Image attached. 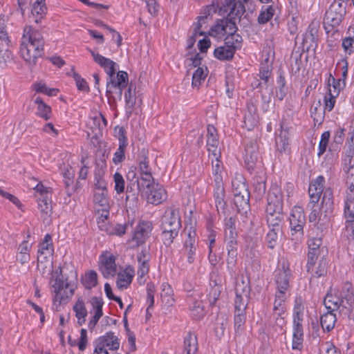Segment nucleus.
Instances as JSON below:
<instances>
[{
    "label": "nucleus",
    "mask_w": 354,
    "mask_h": 354,
    "mask_svg": "<svg viewBox=\"0 0 354 354\" xmlns=\"http://www.w3.org/2000/svg\"><path fill=\"white\" fill-rule=\"evenodd\" d=\"M42 34L26 26L24 30L20 52L24 60L30 66H35L38 57L42 55L44 46Z\"/></svg>",
    "instance_id": "obj_1"
},
{
    "label": "nucleus",
    "mask_w": 354,
    "mask_h": 354,
    "mask_svg": "<svg viewBox=\"0 0 354 354\" xmlns=\"http://www.w3.org/2000/svg\"><path fill=\"white\" fill-rule=\"evenodd\" d=\"M237 237L235 218L230 217L225 223V243L227 251V265L230 270H233L236 263L238 254Z\"/></svg>",
    "instance_id": "obj_2"
},
{
    "label": "nucleus",
    "mask_w": 354,
    "mask_h": 354,
    "mask_svg": "<svg viewBox=\"0 0 354 354\" xmlns=\"http://www.w3.org/2000/svg\"><path fill=\"white\" fill-rule=\"evenodd\" d=\"M136 182L138 190L147 195L150 203L158 205L166 199V191L154 178H136Z\"/></svg>",
    "instance_id": "obj_3"
},
{
    "label": "nucleus",
    "mask_w": 354,
    "mask_h": 354,
    "mask_svg": "<svg viewBox=\"0 0 354 354\" xmlns=\"http://www.w3.org/2000/svg\"><path fill=\"white\" fill-rule=\"evenodd\" d=\"M306 216L302 207L295 206L290 217V239L295 244H299L304 239V227Z\"/></svg>",
    "instance_id": "obj_4"
},
{
    "label": "nucleus",
    "mask_w": 354,
    "mask_h": 354,
    "mask_svg": "<svg viewBox=\"0 0 354 354\" xmlns=\"http://www.w3.org/2000/svg\"><path fill=\"white\" fill-rule=\"evenodd\" d=\"M332 204L330 198H328L327 201L326 200L325 195L322 201L321 208L319 207L318 203L313 205L311 202H309L307 206L311 210L309 214V221L312 223L317 220V223H320L321 225L328 222L329 220L328 213L331 212Z\"/></svg>",
    "instance_id": "obj_5"
},
{
    "label": "nucleus",
    "mask_w": 354,
    "mask_h": 354,
    "mask_svg": "<svg viewBox=\"0 0 354 354\" xmlns=\"http://www.w3.org/2000/svg\"><path fill=\"white\" fill-rule=\"evenodd\" d=\"M35 190L40 194L37 198L38 207L40 209L41 217L45 220L53 212L51 197L49 196L51 194L52 189L45 187L39 183L35 187Z\"/></svg>",
    "instance_id": "obj_6"
},
{
    "label": "nucleus",
    "mask_w": 354,
    "mask_h": 354,
    "mask_svg": "<svg viewBox=\"0 0 354 354\" xmlns=\"http://www.w3.org/2000/svg\"><path fill=\"white\" fill-rule=\"evenodd\" d=\"M61 275L62 270L59 271V273L58 272H53L50 281V284L55 292L54 299L59 303L65 301L73 295V289L69 290V294L67 292L66 290L68 288L69 284L61 278Z\"/></svg>",
    "instance_id": "obj_7"
},
{
    "label": "nucleus",
    "mask_w": 354,
    "mask_h": 354,
    "mask_svg": "<svg viewBox=\"0 0 354 354\" xmlns=\"http://www.w3.org/2000/svg\"><path fill=\"white\" fill-rule=\"evenodd\" d=\"M346 14V8L339 1H334L326 12L325 21L328 25L334 27L338 26Z\"/></svg>",
    "instance_id": "obj_8"
},
{
    "label": "nucleus",
    "mask_w": 354,
    "mask_h": 354,
    "mask_svg": "<svg viewBox=\"0 0 354 354\" xmlns=\"http://www.w3.org/2000/svg\"><path fill=\"white\" fill-rule=\"evenodd\" d=\"M180 227L181 223L178 209L172 207L167 209L162 217V230H172L178 232Z\"/></svg>",
    "instance_id": "obj_9"
},
{
    "label": "nucleus",
    "mask_w": 354,
    "mask_h": 354,
    "mask_svg": "<svg viewBox=\"0 0 354 354\" xmlns=\"http://www.w3.org/2000/svg\"><path fill=\"white\" fill-rule=\"evenodd\" d=\"M152 230V224L149 221H140L136 227L131 241L135 243L136 246L144 244L149 237Z\"/></svg>",
    "instance_id": "obj_10"
},
{
    "label": "nucleus",
    "mask_w": 354,
    "mask_h": 354,
    "mask_svg": "<svg viewBox=\"0 0 354 354\" xmlns=\"http://www.w3.org/2000/svg\"><path fill=\"white\" fill-rule=\"evenodd\" d=\"M259 157L258 145L256 141H250L246 144L244 153V163L245 168L251 174L254 169Z\"/></svg>",
    "instance_id": "obj_11"
},
{
    "label": "nucleus",
    "mask_w": 354,
    "mask_h": 354,
    "mask_svg": "<svg viewBox=\"0 0 354 354\" xmlns=\"http://www.w3.org/2000/svg\"><path fill=\"white\" fill-rule=\"evenodd\" d=\"M207 130V148L209 156L221 157V151L216 128L212 125H208Z\"/></svg>",
    "instance_id": "obj_12"
},
{
    "label": "nucleus",
    "mask_w": 354,
    "mask_h": 354,
    "mask_svg": "<svg viewBox=\"0 0 354 354\" xmlns=\"http://www.w3.org/2000/svg\"><path fill=\"white\" fill-rule=\"evenodd\" d=\"M110 79L109 82H107L106 93L109 95L112 93L111 88L119 89V96L121 99L122 90L129 86L128 84V74L127 72L120 71H118L116 76L109 77Z\"/></svg>",
    "instance_id": "obj_13"
},
{
    "label": "nucleus",
    "mask_w": 354,
    "mask_h": 354,
    "mask_svg": "<svg viewBox=\"0 0 354 354\" xmlns=\"http://www.w3.org/2000/svg\"><path fill=\"white\" fill-rule=\"evenodd\" d=\"M346 231L349 236H354V194H348L344 207Z\"/></svg>",
    "instance_id": "obj_14"
},
{
    "label": "nucleus",
    "mask_w": 354,
    "mask_h": 354,
    "mask_svg": "<svg viewBox=\"0 0 354 354\" xmlns=\"http://www.w3.org/2000/svg\"><path fill=\"white\" fill-rule=\"evenodd\" d=\"M100 270L105 278L113 277L117 272L115 257L109 254H102L100 257Z\"/></svg>",
    "instance_id": "obj_15"
},
{
    "label": "nucleus",
    "mask_w": 354,
    "mask_h": 354,
    "mask_svg": "<svg viewBox=\"0 0 354 354\" xmlns=\"http://www.w3.org/2000/svg\"><path fill=\"white\" fill-rule=\"evenodd\" d=\"M291 276L290 270L283 265L282 268L275 271L274 280L277 284V292L285 293L289 288V280Z\"/></svg>",
    "instance_id": "obj_16"
},
{
    "label": "nucleus",
    "mask_w": 354,
    "mask_h": 354,
    "mask_svg": "<svg viewBox=\"0 0 354 354\" xmlns=\"http://www.w3.org/2000/svg\"><path fill=\"white\" fill-rule=\"evenodd\" d=\"M249 0H225V5L218 8V13L223 15L229 14L239 16L243 15L245 11L243 3H247Z\"/></svg>",
    "instance_id": "obj_17"
},
{
    "label": "nucleus",
    "mask_w": 354,
    "mask_h": 354,
    "mask_svg": "<svg viewBox=\"0 0 354 354\" xmlns=\"http://www.w3.org/2000/svg\"><path fill=\"white\" fill-rule=\"evenodd\" d=\"M87 50L91 54L94 62L104 68L109 77H113L115 73L117 64L113 60L95 53L90 48Z\"/></svg>",
    "instance_id": "obj_18"
},
{
    "label": "nucleus",
    "mask_w": 354,
    "mask_h": 354,
    "mask_svg": "<svg viewBox=\"0 0 354 354\" xmlns=\"http://www.w3.org/2000/svg\"><path fill=\"white\" fill-rule=\"evenodd\" d=\"M324 187V178H315L310 183L308 194L311 204L319 203Z\"/></svg>",
    "instance_id": "obj_19"
},
{
    "label": "nucleus",
    "mask_w": 354,
    "mask_h": 354,
    "mask_svg": "<svg viewBox=\"0 0 354 354\" xmlns=\"http://www.w3.org/2000/svg\"><path fill=\"white\" fill-rule=\"evenodd\" d=\"M217 8L218 3H215L214 1H213L211 5L207 6L204 8L197 18V22L194 24L195 32H202L201 30L203 28V26L207 23L209 19H211L212 14L217 12Z\"/></svg>",
    "instance_id": "obj_20"
},
{
    "label": "nucleus",
    "mask_w": 354,
    "mask_h": 354,
    "mask_svg": "<svg viewBox=\"0 0 354 354\" xmlns=\"http://www.w3.org/2000/svg\"><path fill=\"white\" fill-rule=\"evenodd\" d=\"M337 292L341 298V301H342L343 307L350 310L354 302V292L352 283L348 281L345 282L342 285L341 290Z\"/></svg>",
    "instance_id": "obj_21"
},
{
    "label": "nucleus",
    "mask_w": 354,
    "mask_h": 354,
    "mask_svg": "<svg viewBox=\"0 0 354 354\" xmlns=\"http://www.w3.org/2000/svg\"><path fill=\"white\" fill-rule=\"evenodd\" d=\"M95 346L102 347L103 350H106V347H109L111 350H118L120 347V342L113 332H108L105 335L96 339Z\"/></svg>",
    "instance_id": "obj_22"
},
{
    "label": "nucleus",
    "mask_w": 354,
    "mask_h": 354,
    "mask_svg": "<svg viewBox=\"0 0 354 354\" xmlns=\"http://www.w3.org/2000/svg\"><path fill=\"white\" fill-rule=\"evenodd\" d=\"M138 163V173L135 171L137 169L136 167H134L133 169L131 168L128 172V177H136L137 174L140 176L145 175L151 177L153 174L145 151H142V154L139 157Z\"/></svg>",
    "instance_id": "obj_23"
},
{
    "label": "nucleus",
    "mask_w": 354,
    "mask_h": 354,
    "mask_svg": "<svg viewBox=\"0 0 354 354\" xmlns=\"http://www.w3.org/2000/svg\"><path fill=\"white\" fill-rule=\"evenodd\" d=\"M93 203L97 214L102 212H104L106 215L109 214L110 204L108 193L94 192Z\"/></svg>",
    "instance_id": "obj_24"
},
{
    "label": "nucleus",
    "mask_w": 354,
    "mask_h": 354,
    "mask_svg": "<svg viewBox=\"0 0 354 354\" xmlns=\"http://www.w3.org/2000/svg\"><path fill=\"white\" fill-rule=\"evenodd\" d=\"M258 115L256 106L252 102H249L247 105V109L244 115L245 127L249 130H252L258 124Z\"/></svg>",
    "instance_id": "obj_25"
},
{
    "label": "nucleus",
    "mask_w": 354,
    "mask_h": 354,
    "mask_svg": "<svg viewBox=\"0 0 354 354\" xmlns=\"http://www.w3.org/2000/svg\"><path fill=\"white\" fill-rule=\"evenodd\" d=\"M135 274V270L131 266H127L123 271L118 273L117 287L123 290L127 288L131 283Z\"/></svg>",
    "instance_id": "obj_26"
},
{
    "label": "nucleus",
    "mask_w": 354,
    "mask_h": 354,
    "mask_svg": "<svg viewBox=\"0 0 354 354\" xmlns=\"http://www.w3.org/2000/svg\"><path fill=\"white\" fill-rule=\"evenodd\" d=\"M215 181L216 187L214 193V196L215 198L216 207L218 212H220V211H221L223 213H224L226 208V203L224 201V185L222 182V178H220L219 180H216Z\"/></svg>",
    "instance_id": "obj_27"
},
{
    "label": "nucleus",
    "mask_w": 354,
    "mask_h": 354,
    "mask_svg": "<svg viewBox=\"0 0 354 354\" xmlns=\"http://www.w3.org/2000/svg\"><path fill=\"white\" fill-rule=\"evenodd\" d=\"M324 304L329 311L332 312L337 310L340 306L343 307L342 301H341V298L339 297L337 292L334 290L333 294L332 290H330L326 295L324 300Z\"/></svg>",
    "instance_id": "obj_28"
},
{
    "label": "nucleus",
    "mask_w": 354,
    "mask_h": 354,
    "mask_svg": "<svg viewBox=\"0 0 354 354\" xmlns=\"http://www.w3.org/2000/svg\"><path fill=\"white\" fill-rule=\"evenodd\" d=\"M267 201L266 215L283 213L282 201L277 196L269 194Z\"/></svg>",
    "instance_id": "obj_29"
},
{
    "label": "nucleus",
    "mask_w": 354,
    "mask_h": 354,
    "mask_svg": "<svg viewBox=\"0 0 354 354\" xmlns=\"http://www.w3.org/2000/svg\"><path fill=\"white\" fill-rule=\"evenodd\" d=\"M276 147L278 151L286 152L290 149L289 133L281 129L275 138Z\"/></svg>",
    "instance_id": "obj_30"
},
{
    "label": "nucleus",
    "mask_w": 354,
    "mask_h": 354,
    "mask_svg": "<svg viewBox=\"0 0 354 354\" xmlns=\"http://www.w3.org/2000/svg\"><path fill=\"white\" fill-rule=\"evenodd\" d=\"M250 194L234 195V203L237 212L241 214L247 213L250 209Z\"/></svg>",
    "instance_id": "obj_31"
},
{
    "label": "nucleus",
    "mask_w": 354,
    "mask_h": 354,
    "mask_svg": "<svg viewBox=\"0 0 354 354\" xmlns=\"http://www.w3.org/2000/svg\"><path fill=\"white\" fill-rule=\"evenodd\" d=\"M185 351L186 354H196L198 351V341L196 335L189 332L184 339Z\"/></svg>",
    "instance_id": "obj_32"
},
{
    "label": "nucleus",
    "mask_w": 354,
    "mask_h": 354,
    "mask_svg": "<svg viewBox=\"0 0 354 354\" xmlns=\"http://www.w3.org/2000/svg\"><path fill=\"white\" fill-rule=\"evenodd\" d=\"M337 321L335 314L332 311H328L320 317V324L324 330L330 331L335 326Z\"/></svg>",
    "instance_id": "obj_33"
},
{
    "label": "nucleus",
    "mask_w": 354,
    "mask_h": 354,
    "mask_svg": "<svg viewBox=\"0 0 354 354\" xmlns=\"http://www.w3.org/2000/svg\"><path fill=\"white\" fill-rule=\"evenodd\" d=\"M75 313V317L77 319V324L82 326L86 322V317L87 316V310L86 308L84 302L82 299H79L73 308Z\"/></svg>",
    "instance_id": "obj_34"
},
{
    "label": "nucleus",
    "mask_w": 354,
    "mask_h": 354,
    "mask_svg": "<svg viewBox=\"0 0 354 354\" xmlns=\"http://www.w3.org/2000/svg\"><path fill=\"white\" fill-rule=\"evenodd\" d=\"M232 186L234 195L250 194L245 178H232Z\"/></svg>",
    "instance_id": "obj_35"
},
{
    "label": "nucleus",
    "mask_w": 354,
    "mask_h": 354,
    "mask_svg": "<svg viewBox=\"0 0 354 354\" xmlns=\"http://www.w3.org/2000/svg\"><path fill=\"white\" fill-rule=\"evenodd\" d=\"M91 304L95 310V314L93 316L92 319L90 322L97 324L99 319L102 317V306L104 304L103 300L102 298H99L97 297H93L91 300Z\"/></svg>",
    "instance_id": "obj_36"
},
{
    "label": "nucleus",
    "mask_w": 354,
    "mask_h": 354,
    "mask_svg": "<svg viewBox=\"0 0 354 354\" xmlns=\"http://www.w3.org/2000/svg\"><path fill=\"white\" fill-rule=\"evenodd\" d=\"M208 70L205 66L198 67L192 75V87L198 88L207 76Z\"/></svg>",
    "instance_id": "obj_37"
},
{
    "label": "nucleus",
    "mask_w": 354,
    "mask_h": 354,
    "mask_svg": "<svg viewBox=\"0 0 354 354\" xmlns=\"http://www.w3.org/2000/svg\"><path fill=\"white\" fill-rule=\"evenodd\" d=\"M234 52L233 48H230L228 45L225 44L223 46L216 48L214 54L220 60H229L233 57Z\"/></svg>",
    "instance_id": "obj_38"
},
{
    "label": "nucleus",
    "mask_w": 354,
    "mask_h": 354,
    "mask_svg": "<svg viewBox=\"0 0 354 354\" xmlns=\"http://www.w3.org/2000/svg\"><path fill=\"white\" fill-rule=\"evenodd\" d=\"M35 102L38 105L37 114L46 120L50 119L51 117V108L39 97H36Z\"/></svg>",
    "instance_id": "obj_39"
},
{
    "label": "nucleus",
    "mask_w": 354,
    "mask_h": 354,
    "mask_svg": "<svg viewBox=\"0 0 354 354\" xmlns=\"http://www.w3.org/2000/svg\"><path fill=\"white\" fill-rule=\"evenodd\" d=\"M283 213L266 215V220L270 228L275 229L276 231H281V224L283 220Z\"/></svg>",
    "instance_id": "obj_40"
},
{
    "label": "nucleus",
    "mask_w": 354,
    "mask_h": 354,
    "mask_svg": "<svg viewBox=\"0 0 354 354\" xmlns=\"http://www.w3.org/2000/svg\"><path fill=\"white\" fill-rule=\"evenodd\" d=\"M136 85L131 82L128 86L127 91L124 93L126 106L128 109H132L136 104Z\"/></svg>",
    "instance_id": "obj_41"
},
{
    "label": "nucleus",
    "mask_w": 354,
    "mask_h": 354,
    "mask_svg": "<svg viewBox=\"0 0 354 354\" xmlns=\"http://www.w3.org/2000/svg\"><path fill=\"white\" fill-rule=\"evenodd\" d=\"M250 286L248 280H245L243 277L237 281L235 286L236 295L249 296L250 295Z\"/></svg>",
    "instance_id": "obj_42"
},
{
    "label": "nucleus",
    "mask_w": 354,
    "mask_h": 354,
    "mask_svg": "<svg viewBox=\"0 0 354 354\" xmlns=\"http://www.w3.org/2000/svg\"><path fill=\"white\" fill-rule=\"evenodd\" d=\"M82 283L86 289H91L97 284V274L95 271L91 270L85 274Z\"/></svg>",
    "instance_id": "obj_43"
},
{
    "label": "nucleus",
    "mask_w": 354,
    "mask_h": 354,
    "mask_svg": "<svg viewBox=\"0 0 354 354\" xmlns=\"http://www.w3.org/2000/svg\"><path fill=\"white\" fill-rule=\"evenodd\" d=\"M221 286L217 283L211 286L208 294L207 295V300L210 306H214L218 299L221 292Z\"/></svg>",
    "instance_id": "obj_44"
},
{
    "label": "nucleus",
    "mask_w": 354,
    "mask_h": 354,
    "mask_svg": "<svg viewBox=\"0 0 354 354\" xmlns=\"http://www.w3.org/2000/svg\"><path fill=\"white\" fill-rule=\"evenodd\" d=\"M132 223L127 222L124 225L116 224L115 226H111L109 231L107 232L108 234L122 236L125 234L129 228L132 229Z\"/></svg>",
    "instance_id": "obj_45"
},
{
    "label": "nucleus",
    "mask_w": 354,
    "mask_h": 354,
    "mask_svg": "<svg viewBox=\"0 0 354 354\" xmlns=\"http://www.w3.org/2000/svg\"><path fill=\"white\" fill-rule=\"evenodd\" d=\"M225 19L218 20L216 22V24L211 28L209 30V35L221 37L225 35Z\"/></svg>",
    "instance_id": "obj_46"
},
{
    "label": "nucleus",
    "mask_w": 354,
    "mask_h": 354,
    "mask_svg": "<svg viewBox=\"0 0 354 354\" xmlns=\"http://www.w3.org/2000/svg\"><path fill=\"white\" fill-rule=\"evenodd\" d=\"M64 184L66 193L68 196H71L81 186L78 178H65Z\"/></svg>",
    "instance_id": "obj_47"
},
{
    "label": "nucleus",
    "mask_w": 354,
    "mask_h": 354,
    "mask_svg": "<svg viewBox=\"0 0 354 354\" xmlns=\"http://www.w3.org/2000/svg\"><path fill=\"white\" fill-rule=\"evenodd\" d=\"M87 125L92 130V138H97L99 135H101L103 127L96 116L91 118Z\"/></svg>",
    "instance_id": "obj_48"
},
{
    "label": "nucleus",
    "mask_w": 354,
    "mask_h": 354,
    "mask_svg": "<svg viewBox=\"0 0 354 354\" xmlns=\"http://www.w3.org/2000/svg\"><path fill=\"white\" fill-rule=\"evenodd\" d=\"M241 42L242 37L236 33L227 35L225 39V44L228 45L230 48H233L234 51L241 46Z\"/></svg>",
    "instance_id": "obj_49"
},
{
    "label": "nucleus",
    "mask_w": 354,
    "mask_h": 354,
    "mask_svg": "<svg viewBox=\"0 0 354 354\" xmlns=\"http://www.w3.org/2000/svg\"><path fill=\"white\" fill-rule=\"evenodd\" d=\"M274 9L272 6H268L262 9L258 17V22L261 24H266L274 15Z\"/></svg>",
    "instance_id": "obj_50"
},
{
    "label": "nucleus",
    "mask_w": 354,
    "mask_h": 354,
    "mask_svg": "<svg viewBox=\"0 0 354 354\" xmlns=\"http://www.w3.org/2000/svg\"><path fill=\"white\" fill-rule=\"evenodd\" d=\"M249 296L236 295L234 308L236 311L245 312L249 301Z\"/></svg>",
    "instance_id": "obj_51"
},
{
    "label": "nucleus",
    "mask_w": 354,
    "mask_h": 354,
    "mask_svg": "<svg viewBox=\"0 0 354 354\" xmlns=\"http://www.w3.org/2000/svg\"><path fill=\"white\" fill-rule=\"evenodd\" d=\"M98 214L100 215L97 220L98 227L100 230L107 233L111 226L108 221L109 214L106 215V214L102 212H100Z\"/></svg>",
    "instance_id": "obj_52"
},
{
    "label": "nucleus",
    "mask_w": 354,
    "mask_h": 354,
    "mask_svg": "<svg viewBox=\"0 0 354 354\" xmlns=\"http://www.w3.org/2000/svg\"><path fill=\"white\" fill-rule=\"evenodd\" d=\"M284 301L285 293L280 294V292H276L273 310L278 315H281V314L284 311V308L282 306Z\"/></svg>",
    "instance_id": "obj_53"
},
{
    "label": "nucleus",
    "mask_w": 354,
    "mask_h": 354,
    "mask_svg": "<svg viewBox=\"0 0 354 354\" xmlns=\"http://www.w3.org/2000/svg\"><path fill=\"white\" fill-rule=\"evenodd\" d=\"M246 317L245 312L241 311H236L235 310V315H234V328L235 331L239 332L242 330L241 326H243V324L245 322Z\"/></svg>",
    "instance_id": "obj_54"
},
{
    "label": "nucleus",
    "mask_w": 354,
    "mask_h": 354,
    "mask_svg": "<svg viewBox=\"0 0 354 354\" xmlns=\"http://www.w3.org/2000/svg\"><path fill=\"white\" fill-rule=\"evenodd\" d=\"M279 232L276 231L275 229L270 228L266 236V242L269 248L274 249L275 248Z\"/></svg>",
    "instance_id": "obj_55"
},
{
    "label": "nucleus",
    "mask_w": 354,
    "mask_h": 354,
    "mask_svg": "<svg viewBox=\"0 0 354 354\" xmlns=\"http://www.w3.org/2000/svg\"><path fill=\"white\" fill-rule=\"evenodd\" d=\"M178 234V231H174L172 230H162V236L164 244L167 246L170 245L173 243L175 237L177 236Z\"/></svg>",
    "instance_id": "obj_56"
},
{
    "label": "nucleus",
    "mask_w": 354,
    "mask_h": 354,
    "mask_svg": "<svg viewBox=\"0 0 354 354\" xmlns=\"http://www.w3.org/2000/svg\"><path fill=\"white\" fill-rule=\"evenodd\" d=\"M318 252H313V251L308 250V259H307V272L313 273L314 267L318 257Z\"/></svg>",
    "instance_id": "obj_57"
},
{
    "label": "nucleus",
    "mask_w": 354,
    "mask_h": 354,
    "mask_svg": "<svg viewBox=\"0 0 354 354\" xmlns=\"http://www.w3.org/2000/svg\"><path fill=\"white\" fill-rule=\"evenodd\" d=\"M73 78L75 81L76 86L79 91L83 92L89 91V87L88 86L87 82L83 78H82L79 74H77L75 72H73Z\"/></svg>",
    "instance_id": "obj_58"
},
{
    "label": "nucleus",
    "mask_w": 354,
    "mask_h": 354,
    "mask_svg": "<svg viewBox=\"0 0 354 354\" xmlns=\"http://www.w3.org/2000/svg\"><path fill=\"white\" fill-rule=\"evenodd\" d=\"M327 270V262L326 260L324 258H322L319 261L318 266L315 268L314 267V273L315 277H319L324 276L326 273Z\"/></svg>",
    "instance_id": "obj_59"
},
{
    "label": "nucleus",
    "mask_w": 354,
    "mask_h": 354,
    "mask_svg": "<svg viewBox=\"0 0 354 354\" xmlns=\"http://www.w3.org/2000/svg\"><path fill=\"white\" fill-rule=\"evenodd\" d=\"M34 88L37 92L46 94L48 96L56 95V93L58 91L57 89L55 88L49 89L45 84L41 83L35 84Z\"/></svg>",
    "instance_id": "obj_60"
},
{
    "label": "nucleus",
    "mask_w": 354,
    "mask_h": 354,
    "mask_svg": "<svg viewBox=\"0 0 354 354\" xmlns=\"http://www.w3.org/2000/svg\"><path fill=\"white\" fill-rule=\"evenodd\" d=\"M337 96H334L332 94V88H329V92L324 97V102L325 106L324 110H327L328 111H330L335 105V97Z\"/></svg>",
    "instance_id": "obj_61"
},
{
    "label": "nucleus",
    "mask_w": 354,
    "mask_h": 354,
    "mask_svg": "<svg viewBox=\"0 0 354 354\" xmlns=\"http://www.w3.org/2000/svg\"><path fill=\"white\" fill-rule=\"evenodd\" d=\"M215 160H212V173L214 176H222L223 175L224 171L222 165L221 164L220 158L221 157H213Z\"/></svg>",
    "instance_id": "obj_62"
},
{
    "label": "nucleus",
    "mask_w": 354,
    "mask_h": 354,
    "mask_svg": "<svg viewBox=\"0 0 354 354\" xmlns=\"http://www.w3.org/2000/svg\"><path fill=\"white\" fill-rule=\"evenodd\" d=\"M127 146V145H125L123 143H122V145H119L118 149L114 153L113 158V161L115 164L120 163L124 159V151Z\"/></svg>",
    "instance_id": "obj_63"
},
{
    "label": "nucleus",
    "mask_w": 354,
    "mask_h": 354,
    "mask_svg": "<svg viewBox=\"0 0 354 354\" xmlns=\"http://www.w3.org/2000/svg\"><path fill=\"white\" fill-rule=\"evenodd\" d=\"M46 6L44 3L39 1V0H36L33 3L32 8V15H43L46 11Z\"/></svg>",
    "instance_id": "obj_64"
}]
</instances>
